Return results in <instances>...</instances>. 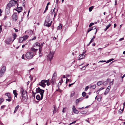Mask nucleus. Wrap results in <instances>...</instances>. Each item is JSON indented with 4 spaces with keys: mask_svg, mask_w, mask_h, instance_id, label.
I'll list each match as a JSON object with an SVG mask.
<instances>
[{
    "mask_svg": "<svg viewBox=\"0 0 125 125\" xmlns=\"http://www.w3.org/2000/svg\"><path fill=\"white\" fill-rule=\"evenodd\" d=\"M44 92V90L41 89L39 87H38L36 88V93H39L41 95V98H43V94Z\"/></svg>",
    "mask_w": 125,
    "mask_h": 125,
    "instance_id": "1",
    "label": "nucleus"
},
{
    "mask_svg": "<svg viewBox=\"0 0 125 125\" xmlns=\"http://www.w3.org/2000/svg\"><path fill=\"white\" fill-rule=\"evenodd\" d=\"M34 55L32 52H27L25 54L26 57L28 59H30L32 58Z\"/></svg>",
    "mask_w": 125,
    "mask_h": 125,
    "instance_id": "2",
    "label": "nucleus"
},
{
    "mask_svg": "<svg viewBox=\"0 0 125 125\" xmlns=\"http://www.w3.org/2000/svg\"><path fill=\"white\" fill-rule=\"evenodd\" d=\"M52 21H51L49 18H47L45 20L44 25L48 27H50L51 25Z\"/></svg>",
    "mask_w": 125,
    "mask_h": 125,
    "instance_id": "3",
    "label": "nucleus"
},
{
    "mask_svg": "<svg viewBox=\"0 0 125 125\" xmlns=\"http://www.w3.org/2000/svg\"><path fill=\"white\" fill-rule=\"evenodd\" d=\"M54 53V51H50L48 55L47 56V57L49 59L50 61H51L52 59Z\"/></svg>",
    "mask_w": 125,
    "mask_h": 125,
    "instance_id": "4",
    "label": "nucleus"
},
{
    "mask_svg": "<svg viewBox=\"0 0 125 125\" xmlns=\"http://www.w3.org/2000/svg\"><path fill=\"white\" fill-rule=\"evenodd\" d=\"M46 82V80H42L39 83V85L43 87H45L46 85V84H45Z\"/></svg>",
    "mask_w": 125,
    "mask_h": 125,
    "instance_id": "5",
    "label": "nucleus"
},
{
    "mask_svg": "<svg viewBox=\"0 0 125 125\" xmlns=\"http://www.w3.org/2000/svg\"><path fill=\"white\" fill-rule=\"evenodd\" d=\"M12 20L13 21H16L18 19V16L17 13H14L13 14L12 16Z\"/></svg>",
    "mask_w": 125,
    "mask_h": 125,
    "instance_id": "6",
    "label": "nucleus"
},
{
    "mask_svg": "<svg viewBox=\"0 0 125 125\" xmlns=\"http://www.w3.org/2000/svg\"><path fill=\"white\" fill-rule=\"evenodd\" d=\"M56 79V78H54V77H52V79L51 80L50 82L52 85H54L55 83Z\"/></svg>",
    "mask_w": 125,
    "mask_h": 125,
    "instance_id": "7",
    "label": "nucleus"
},
{
    "mask_svg": "<svg viewBox=\"0 0 125 125\" xmlns=\"http://www.w3.org/2000/svg\"><path fill=\"white\" fill-rule=\"evenodd\" d=\"M21 93L22 95H24L25 94H27V92L26 91H24V89L23 88H21Z\"/></svg>",
    "mask_w": 125,
    "mask_h": 125,
    "instance_id": "8",
    "label": "nucleus"
},
{
    "mask_svg": "<svg viewBox=\"0 0 125 125\" xmlns=\"http://www.w3.org/2000/svg\"><path fill=\"white\" fill-rule=\"evenodd\" d=\"M110 88L111 87L110 86H109L107 87L104 93V95H106L108 94L110 91Z\"/></svg>",
    "mask_w": 125,
    "mask_h": 125,
    "instance_id": "9",
    "label": "nucleus"
},
{
    "mask_svg": "<svg viewBox=\"0 0 125 125\" xmlns=\"http://www.w3.org/2000/svg\"><path fill=\"white\" fill-rule=\"evenodd\" d=\"M17 1L15 0H11L10 1V3H11L12 6H14L16 4Z\"/></svg>",
    "mask_w": 125,
    "mask_h": 125,
    "instance_id": "10",
    "label": "nucleus"
},
{
    "mask_svg": "<svg viewBox=\"0 0 125 125\" xmlns=\"http://www.w3.org/2000/svg\"><path fill=\"white\" fill-rule=\"evenodd\" d=\"M22 99L24 101H26L28 99L27 94H25L24 95H23L22 96Z\"/></svg>",
    "mask_w": 125,
    "mask_h": 125,
    "instance_id": "11",
    "label": "nucleus"
},
{
    "mask_svg": "<svg viewBox=\"0 0 125 125\" xmlns=\"http://www.w3.org/2000/svg\"><path fill=\"white\" fill-rule=\"evenodd\" d=\"M85 52H83L82 54L80 55L79 56V59H78L79 60L80 59H84L85 58V56L84 55V54L85 53Z\"/></svg>",
    "mask_w": 125,
    "mask_h": 125,
    "instance_id": "12",
    "label": "nucleus"
},
{
    "mask_svg": "<svg viewBox=\"0 0 125 125\" xmlns=\"http://www.w3.org/2000/svg\"><path fill=\"white\" fill-rule=\"evenodd\" d=\"M10 12V9L9 8L6 7L5 10V13L6 14H9Z\"/></svg>",
    "mask_w": 125,
    "mask_h": 125,
    "instance_id": "13",
    "label": "nucleus"
},
{
    "mask_svg": "<svg viewBox=\"0 0 125 125\" xmlns=\"http://www.w3.org/2000/svg\"><path fill=\"white\" fill-rule=\"evenodd\" d=\"M83 97H81L78 99H77L76 100V104H78L79 102L80 101L83 100Z\"/></svg>",
    "mask_w": 125,
    "mask_h": 125,
    "instance_id": "14",
    "label": "nucleus"
},
{
    "mask_svg": "<svg viewBox=\"0 0 125 125\" xmlns=\"http://www.w3.org/2000/svg\"><path fill=\"white\" fill-rule=\"evenodd\" d=\"M36 46H37L39 47V48H41V47H42L41 46H40V43H39L38 42H36L34 45V47H35Z\"/></svg>",
    "mask_w": 125,
    "mask_h": 125,
    "instance_id": "15",
    "label": "nucleus"
},
{
    "mask_svg": "<svg viewBox=\"0 0 125 125\" xmlns=\"http://www.w3.org/2000/svg\"><path fill=\"white\" fill-rule=\"evenodd\" d=\"M5 95L7 96L9 99H12V97L11 96L10 94L9 93H7L5 94Z\"/></svg>",
    "mask_w": 125,
    "mask_h": 125,
    "instance_id": "16",
    "label": "nucleus"
},
{
    "mask_svg": "<svg viewBox=\"0 0 125 125\" xmlns=\"http://www.w3.org/2000/svg\"><path fill=\"white\" fill-rule=\"evenodd\" d=\"M38 49H35L34 48H31V50L34 52V53H35L38 50Z\"/></svg>",
    "mask_w": 125,
    "mask_h": 125,
    "instance_id": "17",
    "label": "nucleus"
},
{
    "mask_svg": "<svg viewBox=\"0 0 125 125\" xmlns=\"http://www.w3.org/2000/svg\"><path fill=\"white\" fill-rule=\"evenodd\" d=\"M36 98L38 100H42L43 99V98L42 99L41 98V97H40V95H37L36 96Z\"/></svg>",
    "mask_w": 125,
    "mask_h": 125,
    "instance_id": "18",
    "label": "nucleus"
},
{
    "mask_svg": "<svg viewBox=\"0 0 125 125\" xmlns=\"http://www.w3.org/2000/svg\"><path fill=\"white\" fill-rule=\"evenodd\" d=\"M13 93L15 97H17L18 95V94L17 93V91L16 90H14L13 91Z\"/></svg>",
    "mask_w": 125,
    "mask_h": 125,
    "instance_id": "19",
    "label": "nucleus"
},
{
    "mask_svg": "<svg viewBox=\"0 0 125 125\" xmlns=\"http://www.w3.org/2000/svg\"><path fill=\"white\" fill-rule=\"evenodd\" d=\"M5 71L6 67L5 66H4L2 67L0 71L4 73Z\"/></svg>",
    "mask_w": 125,
    "mask_h": 125,
    "instance_id": "20",
    "label": "nucleus"
},
{
    "mask_svg": "<svg viewBox=\"0 0 125 125\" xmlns=\"http://www.w3.org/2000/svg\"><path fill=\"white\" fill-rule=\"evenodd\" d=\"M29 34L32 35L33 33V31L31 30L27 31L25 32Z\"/></svg>",
    "mask_w": 125,
    "mask_h": 125,
    "instance_id": "21",
    "label": "nucleus"
},
{
    "mask_svg": "<svg viewBox=\"0 0 125 125\" xmlns=\"http://www.w3.org/2000/svg\"><path fill=\"white\" fill-rule=\"evenodd\" d=\"M20 106L19 105H18L15 108V110L14 112V113H15L16 112L18 109L19 107Z\"/></svg>",
    "mask_w": 125,
    "mask_h": 125,
    "instance_id": "22",
    "label": "nucleus"
},
{
    "mask_svg": "<svg viewBox=\"0 0 125 125\" xmlns=\"http://www.w3.org/2000/svg\"><path fill=\"white\" fill-rule=\"evenodd\" d=\"M28 35H25L23 36L22 37L24 39V40L25 41L28 38Z\"/></svg>",
    "mask_w": 125,
    "mask_h": 125,
    "instance_id": "23",
    "label": "nucleus"
},
{
    "mask_svg": "<svg viewBox=\"0 0 125 125\" xmlns=\"http://www.w3.org/2000/svg\"><path fill=\"white\" fill-rule=\"evenodd\" d=\"M62 27V24H60L57 27V30H61Z\"/></svg>",
    "mask_w": 125,
    "mask_h": 125,
    "instance_id": "24",
    "label": "nucleus"
},
{
    "mask_svg": "<svg viewBox=\"0 0 125 125\" xmlns=\"http://www.w3.org/2000/svg\"><path fill=\"white\" fill-rule=\"evenodd\" d=\"M102 98V97L101 96H97V99L98 101L100 102L101 101V99Z\"/></svg>",
    "mask_w": 125,
    "mask_h": 125,
    "instance_id": "25",
    "label": "nucleus"
},
{
    "mask_svg": "<svg viewBox=\"0 0 125 125\" xmlns=\"http://www.w3.org/2000/svg\"><path fill=\"white\" fill-rule=\"evenodd\" d=\"M96 86L95 84H94L92 85L90 87V88H92L93 89H95L96 87Z\"/></svg>",
    "mask_w": 125,
    "mask_h": 125,
    "instance_id": "26",
    "label": "nucleus"
},
{
    "mask_svg": "<svg viewBox=\"0 0 125 125\" xmlns=\"http://www.w3.org/2000/svg\"><path fill=\"white\" fill-rule=\"evenodd\" d=\"M16 9L19 10H22V7H18L17 6L16 7Z\"/></svg>",
    "mask_w": 125,
    "mask_h": 125,
    "instance_id": "27",
    "label": "nucleus"
},
{
    "mask_svg": "<svg viewBox=\"0 0 125 125\" xmlns=\"http://www.w3.org/2000/svg\"><path fill=\"white\" fill-rule=\"evenodd\" d=\"M13 37L14 39L12 41V42H13L14 40L17 37V35L15 33H14L13 35Z\"/></svg>",
    "mask_w": 125,
    "mask_h": 125,
    "instance_id": "28",
    "label": "nucleus"
},
{
    "mask_svg": "<svg viewBox=\"0 0 125 125\" xmlns=\"http://www.w3.org/2000/svg\"><path fill=\"white\" fill-rule=\"evenodd\" d=\"M23 40H24L22 37H21L20 38L19 41V42L21 43L23 42Z\"/></svg>",
    "mask_w": 125,
    "mask_h": 125,
    "instance_id": "29",
    "label": "nucleus"
},
{
    "mask_svg": "<svg viewBox=\"0 0 125 125\" xmlns=\"http://www.w3.org/2000/svg\"><path fill=\"white\" fill-rule=\"evenodd\" d=\"M12 6V5L11 3H10V2L9 3H8L7 5V6L6 7H8V8H9L10 9V8Z\"/></svg>",
    "mask_w": 125,
    "mask_h": 125,
    "instance_id": "30",
    "label": "nucleus"
},
{
    "mask_svg": "<svg viewBox=\"0 0 125 125\" xmlns=\"http://www.w3.org/2000/svg\"><path fill=\"white\" fill-rule=\"evenodd\" d=\"M111 25L110 24H109L105 28V29H104V31H105L108 29L109 28L110 26Z\"/></svg>",
    "mask_w": 125,
    "mask_h": 125,
    "instance_id": "31",
    "label": "nucleus"
},
{
    "mask_svg": "<svg viewBox=\"0 0 125 125\" xmlns=\"http://www.w3.org/2000/svg\"><path fill=\"white\" fill-rule=\"evenodd\" d=\"M102 84H103V83L102 81H99L97 83V84L98 86H99Z\"/></svg>",
    "mask_w": 125,
    "mask_h": 125,
    "instance_id": "32",
    "label": "nucleus"
},
{
    "mask_svg": "<svg viewBox=\"0 0 125 125\" xmlns=\"http://www.w3.org/2000/svg\"><path fill=\"white\" fill-rule=\"evenodd\" d=\"M54 110H53V114H54V113H56L57 112V111L56 108V107H55V106H54Z\"/></svg>",
    "mask_w": 125,
    "mask_h": 125,
    "instance_id": "33",
    "label": "nucleus"
},
{
    "mask_svg": "<svg viewBox=\"0 0 125 125\" xmlns=\"http://www.w3.org/2000/svg\"><path fill=\"white\" fill-rule=\"evenodd\" d=\"M42 48V47H41V48H39V53L40 54V56H41L42 55H40V54L41 53Z\"/></svg>",
    "mask_w": 125,
    "mask_h": 125,
    "instance_id": "34",
    "label": "nucleus"
},
{
    "mask_svg": "<svg viewBox=\"0 0 125 125\" xmlns=\"http://www.w3.org/2000/svg\"><path fill=\"white\" fill-rule=\"evenodd\" d=\"M94 7V6H91V7H90L89 8V11L90 12L92 11V10Z\"/></svg>",
    "mask_w": 125,
    "mask_h": 125,
    "instance_id": "35",
    "label": "nucleus"
},
{
    "mask_svg": "<svg viewBox=\"0 0 125 125\" xmlns=\"http://www.w3.org/2000/svg\"><path fill=\"white\" fill-rule=\"evenodd\" d=\"M4 99L3 98H0V104L3 102Z\"/></svg>",
    "mask_w": 125,
    "mask_h": 125,
    "instance_id": "36",
    "label": "nucleus"
},
{
    "mask_svg": "<svg viewBox=\"0 0 125 125\" xmlns=\"http://www.w3.org/2000/svg\"><path fill=\"white\" fill-rule=\"evenodd\" d=\"M114 59H113V58H112L111 59H110L108 60H107V61L106 63H109V62H110L111 61H112L114 60Z\"/></svg>",
    "mask_w": 125,
    "mask_h": 125,
    "instance_id": "37",
    "label": "nucleus"
},
{
    "mask_svg": "<svg viewBox=\"0 0 125 125\" xmlns=\"http://www.w3.org/2000/svg\"><path fill=\"white\" fill-rule=\"evenodd\" d=\"M46 81V82L47 83V85L48 86H49L50 84L49 83V80L48 79Z\"/></svg>",
    "mask_w": 125,
    "mask_h": 125,
    "instance_id": "38",
    "label": "nucleus"
},
{
    "mask_svg": "<svg viewBox=\"0 0 125 125\" xmlns=\"http://www.w3.org/2000/svg\"><path fill=\"white\" fill-rule=\"evenodd\" d=\"M102 83L104 85H106L108 83L106 81H104L103 83Z\"/></svg>",
    "mask_w": 125,
    "mask_h": 125,
    "instance_id": "39",
    "label": "nucleus"
},
{
    "mask_svg": "<svg viewBox=\"0 0 125 125\" xmlns=\"http://www.w3.org/2000/svg\"><path fill=\"white\" fill-rule=\"evenodd\" d=\"M73 112L74 113L77 114H78L79 112L76 109Z\"/></svg>",
    "mask_w": 125,
    "mask_h": 125,
    "instance_id": "40",
    "label": "nucleus"
},
{
    "mask_svg": "<svg viewBox=\"0 0 125 125\" xmlns=\"http://www.w3.org/2000/svg\"><path fill=\"white\" fill-rule=\"evenodd\" d=\"M86 93L84 92H83L82 93V95L83 97H85L86 96Z\"/></svg>",
    "mask_w": 125,
    "mask_h": 125,
    "instance_id": "41",
    "label": "nucleus"
},
{
    "mask_svg": "<svg viewBox=\"0 0 125 125\" xmlns=\"http://www.w3.org/2000/svg\"><path fill=\"white\" fill-rule=\"evenodd\" d=\"M4 73L0 71V77H1L3 75Z\"/></svg>",
    "mask_w": 125,
    "mask_h": 125,
    "instance_id": "42",
    "label": "nucleus"
},
{
    "mask_svg": "<svg viewBox=\"0 0 125 125\" xmlns=\"http://www.w3.org/2000/svg\"><path fill=\"white\" fill-rule=\"evenodd\" d=\"M56 73L55 72L53 74L52 77H54V78H56Z\"/></svg>",
    "mask_w": 125,
    "mask_h": 125,
    "instance_id": "43",
    "label": "nucleus"
},
{
    "mask_svg": "<svg viewBox=\"0 0 125 125\" xmlns=\"http://www.w3.org/2000/svg\"><path fill=\"white\" fill-rule=\"evenodd\" d=\"M32 95L33 96V97H34V98H35V94L36 93H35L33 91H32Z\"/></svg>",
    "mask_w": 125,
    "mask_h": 125,
    "instance_id": "44",
    "label": "nucleus"
},
{
    "mask_svg": "<svg viewBox=\"0 0 125 125\" xmlns=\"http://www.w3.org/2000/svg\"><path fill=\"white\" fill-rule=\"evenodd\" d=\"M92 30V29H91V28H89L87 32V34L90 31H91Z\"/></svg>",
    "mask_w": 125,
    "mask_h": 125,
    "instance_id": "45",
    "label": "nucleus"
},
{
    "mask_svg": "<svg viewBox=\"0 0 125 125\" xmlns=\"http://www.w3.org/2000/svg\"><path fill=\"white\" fill-rule=\"evenodd\" d=\"M6 106L5 105H2L0 107V109H4V108Z\"/></svg>",
    "mask_w": 125,
    "mask_h": 125,
    "instance_id": "46",
    "label": "nucleus"
},
{
    "mask_svg": "<svg viewBox=\"0 0 125 125\" xmlns=\"http://www.w3.org/2000/svg\"><path fill=\"white\" fill-rule=\"evenodd\" d=\"M94 23L93 22L91 23L90 24V25H89V27H90L92 26V25H94Z\"/></svg>",
    "mask_w": 125,
    "mask_h": 125,
    "instance_id": "47",
    "label": "nucleus"
},
{
    "mask_svg": "<svg viewBox=\"0 0 125 125\" xmlns=\"http://www.w3.org/2000/svg\"><path fill=\"white\" fill-rule=\"evenodd\" d=\"M104 87H101L98 90V91H99V92L101 90L104 89Z\"/></svg>",
    "mask_w": 125,
    "mask_h": 125,
    "instance_id": "48",
    "label": "nucleus"
},
{
    "mask_svg": "<svg viewBox=\"0 0 125 125\" xmlns=\"http://www.w3.org/2000/svg\"><path fill=\"white\" fill-rule=\"evenodd\" d=\"M89 88V87L88 86H86L85 87V91H87V90H88V89Z\"/></svg>",
    "mask_w": 125,
    "mask_h": 125,
    "instance_id": "49",
    "label": "nucleus"
},
{
    "mask_svg": "<svg viewBox=\"0 0 125 125\" xmlns=\"http://www.w3.org/2000/svg\"><path fill=\"white\" fill-rule=\"evenodd\" d=\"M75 93L74 91L73 92V93H71V97H72L74 95Z\"/></svg>",
    "mask_w": 125,
    "mask_h": 125,
    "instance_id": "50",
    "label": "nucleus"
},
{
    "mask_svg": "<svg viewBox=\"0 0 125 125\" xmlns=\"http://www.w3.org/2000/svg\"><path fill=\"white\" fill-rule=\"evenodd\" d=\"M11 99H9V98H8V99H6V101H8V102H10L11 100Z\"/></svg>",
    "mask_w": 125,
    "mask_h": 125,
    "instance_id": "51",
    "label": "nucleus"
},
{
    "mask_svg": "<svg viewBox=\"0 0 125 125\" xmlns=\"http://www.w3.org/2000/svg\"><path fill=\"white\" fill-rule=\"evenodd\" d=\"M76 108H75V106L74 105H73V111L74 110H76Z\"/></svg>",
    "mask_w": 125,
    "mask_h": 125,
    "instance_id": "52",
    "label": "nucleus"
},
{
    "mask_svg": "<svg viewBox=\"0 0 125 125\" xmlns=\"http://www.w3.org/2000/svg\"><path fill=\"white\" fill-rule=\"evenodd\" d=\"M89 65V64H88L87 65H85L82 68H81V69H83V68H84V69H85V67L87 66H88Z\"/></svg>",
    "mask_w": 125,
    "mask_h": 125,
    "instance_id": "53",
    "label": "nucleus"
},
{
    "mask_svg": "<svg viewBox=\"0 0 125 125\" xmlns=\"http://www.w3.org/2000/svg\"><path fill=\"white\" fill-rule=\"evenodd\" d=\"M76 81H75L74 83H71V84H69V87H70L71 86V85H73V84H74L75 83Z\"/></svg>",
    "mask_w": 125,
    "mask_h": 125,
    "instance_id": "54",
    "label": "nucleus"
},
{
    "mask_svg": "<svg viewBox=\"0 0 125 125\" xmlns=\"http://www.w3.org/2000/svg\"><path fill=\"white\" fill-rule=\"evenodd\" d=\"M107 81V82H110L111 81V79H110L109 78H108L107 79V81Z\"/></svg>",
    "mask_w": 125,
    "mask_h": 125,
    "instance_id": "55",
    "label": "nucleus"
},
{
    "mask_svg": "<svg viewBox=\"0 0 125 125\" xmlns=\"http://www.w3.org/2000/svg\"><path fill=\"white\" fill-rule=\"evenodd\" d=\"M91 28V29H92V30H93L95 29L96 28V27H95V26H93Z\"/></svg>",
    "mask_w": 125,
    "mask_h": 125,
    "instance_id": "56",
    "label": "nucleus"
},
{
    "mask_svg": "<svg viewBox=\"0 0 125 125\" xmlns=\"http://www.w3.org/2000/svg\"><path fill=\"white\" fill-rule=\"evenodd\" d=\"M24 54H23V55H22V58L23 59H25V58H24Z\"/></svg>",
    "mask_w": 125,
    "mask_h": 125,
    "instance_id": "57",
    "label": "nucleus"
},
{
    "mask_svg": "<svg viewBox=\"0 0 125 125\" xmlns=\"http://www.w3.org/2000/svg\"><path fill=\"white\" fill-rule=\"evenodd\" d=\"M113 81L112 82H110V84L111 85H113Z\"/></svg>",
    "mask_w": 125,
    "mask_h": 125,
    "instance_id": "58",
    "label": "nucleus"
},
{
    "mask_svg": "<svg viewBox=\"0 0 125 125\" xmlns=\"http://www.w3.org/2000/svg\"><path fill=\"white\" fill-rule=\"evenodd\" d=\"M66 107H64V108H63V110H62V112L63 113H64V112H65V111L64 110V109H66Z\"/></svg>",
    "mask_w": 125,
    "mask_h": 125,
    "instance_id": "59",
    "label": "nucleus"
},
{
    "mask_svg": "<svg viewBox=\"0 0 125 125\" xmlns=\"http://www.w3.org/2000/svg\"><path fill=\"white\" fill-rule=\"evenodd\" d=\"M94 40L93 39H92L91 40L90 42V43H91L92 42H94Z\"/></svg>",
    "mask_w": 125,
    "mask_h": 125,
    "instance_id": "60",
    "label": "nucleus"
},
{
    "mask_svg": "<svg viewBox=\"0 0 125 125\" xmlns=\"http://www.w3.org/2000/svg\"><path fill=\"white\" fill-rule=\"evenodd\" d=\"M58 0H56V3L57 4V5H58Z\"/></svg>",
    "mask_w": 125,
    "mask_h": 125,
    "instance_id": "61",
    "label": "nucleus"
},
{
    "mask_svg": "<svg viewBox=\"0 0 125 125\" xmlns=\"http://www.w3.org/2000/svg\"><path fill=\"white\" fill-rule=\"evenodd\" d=\"M25 2H23V5H22L24 7V6H25Z\"/></svg>",
    "mask_w": 125,
    "mask_h": 125,
    "instance_id": "62",
    "label": "nucleus"
},
{
    "mask_svg": "<svg viewBox=\"0 0 125 125\" xmlns=\"http://www.w3.org/2000/svg\"><path fill=\"white\" fill-rule=\"evenodd\" d=\"M106 61H100L99 62H105Z\"/></svg>",
    "mask_w": 125,
    "mask_h": 125,
    "instance_id": "63",
    "label": "nucleus"
},
{
    "mask_svg": "<svg viewBox=\"0 0 125 125\" xmlns=\"http://www.w3.org/2000/svg\"><path fill=\"white\" fill-rule=\"evenodd\" d=\"M36 36H34L32 39H31V40H35L36 39Z\"/></svg>",
    "mask_w": 125,
    "mask_h": 125,
    "instance_id": "64",
    "label": "nucleus"
}]
</instances>
